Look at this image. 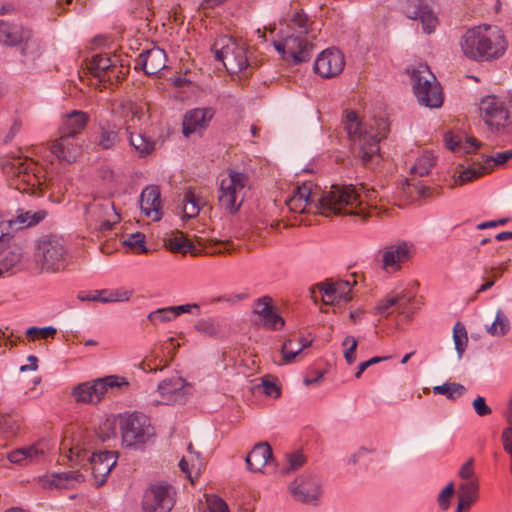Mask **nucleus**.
Returning <instances> with one entry per match:
<instances>
[{
    "label": "nucleus",
    "instance_id": "nucleus-1",
    "mask_svg": "<svg viewBox=\"0 0 512 512\" xmlns=\"http://www.w3.org/2000/svg\"><path fill=\"white\" fill-rule=\"evenodd\" d=\"M464 55L475 61L500 58L507 49L503 31L492 25H481L466 31L461 41Z\"/></svg>",
    "mask_w": 512,
    "mask_h": 512
},
{
    "label": "nucleus",
    "instance_id": "nucleus-2",
    "mask_svg": "<svg viewBox=\"0 0 512 512\" xmlns=\"http://www.w3.org/2000/svg\"><path fill=\"white\" fill-rule=\"evenodd\" d=\"M318 206L324 216L350 215L362 219L370 217L368 204L361 199L356 187L350 185L334 184L324 191L318 199Z\"/></svg>",
    "mask_w": 512,
    "mask_h": 512
},
{
    "label": "nucleus",
    "instance_id": "nucleus-3",
    "mask_svg": "<svg viewBox=\"0 0 512 512\" xmlns=\"http://www.w3.org/2000/svg\"><path fill=\"white\" fill-rule=\"evenodd\" d=\"M342 124L351 141L353 152L364 165H367L374 156L378 155L379 142L386 135V127L384 126L382 131L374 130L372 126L363 123L356 112L351 110L346 111Z\"/></svg>",
    "mask_w": 512,
    "mask_h": 512
},
{
    "label": "nucleus",
    "instance_id": "nucleus-4",
    "mask_svg": "<svg viewBox=\"0 0 512 512\" xmlns=\"http://www.w3.org/2000/svg\"><path fill=\"white\" fill-rule=\"evenodd\" d=\"M310 20L302 11L296 12L291 19V27L297 28L299 35H289L283 41H274L275 49L289 63L299 64L310 60L313 46L301 36L308 33Z\"/></svg>",
    "mask_w": 512,
    "mask_h": 512
},
{
    "label": "nucleus",
    "instance_id": "nucleus-5",
    "mask_svg": "<svg viewBox=\"0 0 512 512\" xmlns=\"http://www.w3.org/2000/svg\"><path fill=\"white\" fill-rule=\"evenodd\" d=\"M35 163L28 159L12 158L3 164L9 186L21 193L40 195L42 185Z\"/></svg>",
    "mask_w": 512,
    "mask_h": 512
},
{
    "label": "nucleus",
    "instance_id": "nucleus-6",
    "mask_svg": "<svg viewBox=\"0 0 512 512\" xmlns=\"http://www.w3.org/2000/svg\"><path fill=\"white\" fill-rule=\"evenodd\" d=\"M411 80L419 104L429 108H439L443 104L442 87L426 64H419L412 70Z\"/></svg>",
    "mask_w": 512,
    "mask_h": 512
},
{
    "label": "nucleus",
    "instance_id": "nucleus-7",
    "mask_svg": "<svg viewBox=\"0 0 512 512\" xmlns=\"http://www.w3.org/2000/svg\"><path fill=\"white\" fill-rule=\"evenodd\" d=\"M211 50L215 59L222 62L230 74L242 72L249 65L246 45L232 37H218L214 41Z\"/></svg>",
    "mask_w": 512,
    "mask_h": 512
},
{
    "label": "nucleus",
    "instance_id": "nucleus-8",
    "mask_svg": "<svg viewBox=\"0 0 512 512\" xmlns=\"http://www.w3.org/2000/svg\"><path fill=\"white\" fill-rule=\"evenodd\" d=\"M88 454L89 448H81L77 445L69 449L68 458L79 465H83L82 462L87 458L96 485L99 487L105 483L107 476L116 466L118 454L114 451L92 452L91 456H88Z\"/></svg>",
    "mask_w": 512,
    "mask_h": 512
},
{
    "label": "nucleus",
    "instance_id": "nucleus-9",
    "mask_svg": "<svg viewBox=\"0 0 512 512\" xmlns=\"http://www.w3.org/2000/svg\"><path fill=\"white\" fill-rule=\"evenodd\" d=\"M35 259L43 271L58 272L65 269L68 261L64 241L51 235L40 238L36 246Z\"/></svg>",
    "mask_w": 512,
    "mask_h": 512
},
{
    "label": "nucleus",
    "instance_id": "nucleus-10",
    "mask_svg": "<svg viewBox=\"0 0 512 512\" xmlns=\"http://www.w3.org/2000/svg\"><path fill=\"white\" fill-rule=\"evenodd\" d=\"M249 178L242 172L229 171L228 177L221 180L218 191L219 205L231 214L236 213L244 200Z\"/></svg>",
    "mask_w": 512,
    "mask_h": 512
},
{
    "label": "nucleus",
    "instance_id": "nucleus-11",
    "mask_svg": "<svg viewBox=\"0 0 512 512\" xmlns=\"http://www.w3.org/2000/svg\"><path fill=\"white\" fill-rule=\"evenodd\" d=\"M128 384L124 377L109 375L78 384L74 387L72 396L77 402L97 404L105 397L109 390L128 386Z\"/></svg>",
    "mask_w": 512,
    "mask_h": 512
},
{
    "label": "nucleus",
    "instance_id": "nucleus-12",
    "mask_svg": "<svg viewBox=\"0 0 512 512\" xmlns=\"http://www.w3.org/2000/svg\"><path fill=\"white\" fill-rule=\"evenodd\" d=\"M120 431L122 444L126 447L145 443L154 435V428L151 426L149 418L141 413H133L122 418Z\"/></svg>",
    "mask_w": 512,
    "mask_h": 512
},
{
    "label": "nucleus",
    "instance_id": "nucleus-13",
    "mask_svg": "<svg viewBox=\"0 0 512 512\" xmlns=\"http://www.w3.org/2000/svg\"><path fill=\"white\" fill-rule=\"evenodd\" d=\"M0 43L6 46L22 44L21 54L23 56L39 53V43L33 39L30 29L3 20H0Z\"/></svg>",
    "mask_w": 512,
    "mask_h": 512
},
{
    "label": "nucleus",
    "instance_id": "nucleus-14",
    "mask_svg": "<svg viewBox=\"0 0 512 512\" xmlns=\"http://www.w3.org/2000/svg\"><path fill=\"white\" fill-rule=\"evenodd\" d=\"M175 504V491L168 484H152L144 493L143 512H169Z\"/></svg>",
    "mask_w": 512,
    "mask_h": 512
},
{
    "label": "nucleus",
    "instance_id": "nucleus-15",
    "mask_svg": "<svg viewBox=\"0 0 512 512\" xmlns=\"http://www.w3.org/2000/svg\"><path fill=\"white\" fill-rule=\"evenodd\" d=\"M479 110L485 124L493 132H500L509 123V111L496 96H486L479 104Z\"/></svg>",
    "mask_w": 512,
    "mask_h": 512
},
{
    "label": "nucleus",
    "instance_id": "nucleus-16",
    "mask_svg": "<svg viewBox=\"0 0 512 512\" xmlns=\"http://www.w3.org/2000/svg\"><path fill=\"white\" fill-rule=\"evenodd\" d=\"M291 495L296 501L316 505L322 494L321 483L317 476L303 474L289 486Z\"/></svg>",
    "mask_w": 512,
    "mask_h": 512
},
{
    "label": "nucleus",
    "instance_id": "nucleus-17",
    "mask_svg": "<svg viewBox=\"0 0 512 512\" xmlns=\"http://www.w3.org/2000/svg\"><path fill=\"white\" fill-rule=\"evenodd\" d=\"M345 66V58L338 49H326L316 58L314 71L322 78H332L339 75Z\"/></svg>",
    "mask_w": 512,
    "mask_h": 512
},
{
    "label": "nucleus",
    "instance_id": "nucleus-18",
    "mask_svg": "<svg viewBox=\"0 0 512 512\" xmlns=\"http://www.w3.org/2000/svg\"><path fill=\"white\" fill-rule=\"evenodd\" d=\"M511 158L512 150L499 152L495 156H486L483 164H478L477 166L473 165L463 170L458 176L457 182H459L462 185L464 183L477 179L483 176L484 174L492 171L495 166L505 164Z\"/></svg>",
    "mask_w": 512,
    "mask_h": 512
},
{
    "label": "nucleus",
    "instance_id": "nucleus-19",
    "mask_svg": "<svg viewBox=\"0 0 512 512\" xmlns=\"http://www.w3.org/2000/svg\"><path fill=\"white\" fill-rule=\"evenodd\" d=\"M253 313L259 316V324L268 330H279L285 325L284 319L274 310L272 298L264 296L254 303Z\"/></svg>",
    "mask_w": 512,
    "mask_h": 512
},
{
    "label": "nucleus",
    "instance_id": "nucleus-20",
    "mask_svg": "<svg viewBox=\"0 0 512 512\" xmlns=\"http://www.w3.org/2000/svg\"><path fill=\"white\" fill-rule=\"evenodd\" d=\"M22 249L8 233H0V276L13 269L20 263Z\"/></svg>",
    "mask_w": 512,
    "mask_h": 512
},
{
    "label": "nucleus",
    "instance_id": "nucleus-21",
    "mask_svg": "<svg viewBox=\"0 0 512 512\" xmlns=\"http://www.w3.org/2000/svg\"><path fill=\"white\" fill-rule=\"evenodd\" d=\"M167 56L163 49L153 47L139 54L135 69L141 68L147 75H156L166 67Z\"/></svg>",
    "mask_w": 512,
    "mask_h": 512
},
{
    "label": "nucleus",
    "instance_id": "nucleus-22",
    "mask_svg": "<svg viewBox=\"0 0 512 512\" xmlns=\"http://www.w3.org/2000/svg\"><path fill=\"white\" fill-rule=\"evenodd\" d=\"M413 245L407 242L386 246L382 250V262L384 269L397 271L400 264L408 261L411 257Z\"/></svg>",
    "mask_w": 512,
    "mask_h": 512
},
{
    "label": "nucleus",
    "instance_id": "nucleus-23",
    "mask_svg": "<svg viewBox=\"0 0 512 512\" xmlns=\"http://www.w3.org/2000/svg\"><path fill=\"white\" fill-rule=\"evenodd\" d=\"M214 114V110L210 107L195 108L186 112L183 118L184 136L188 137L195 132L206 129Z\"/></svg>",
    "mask_w": 512,
    "mask_h": 512
},
{
    "label": "nucleus",
    "instance_id": "nucleus-24",
    "mask_svg": "<svg viewBox=\"0 0 512 512\" xmlns=\"http://www.w3.org/2000/svg\"><path fill=\"white\" fill-rule=\"evenodd\" d=\"M88 70L90 74L98 78L100 82L110 83L113 82V79L118 80V73L121 72L107 55L101 54L92 57L88 65Z\"/></svg>",
    "mask_w": 512,
    "mask_h": 512
},
{
    "label": "nucleus",
    "instance_id": "nucleus-25",
    "mask_svg": "<svg viewBox=\"0 0 512 512\" xmlns=\"http://www.w3.org/2000/svg\"><path fill=\"white\" fill-rule=\"evenodd\" d=\"M76 138L61 135L51 145V152L60 162L73 163L80 153V146L75 141Z\"/></svg>",
    "mask_w": 512,
    "mask_h": 512
},
{
    "label": "nucleus",
    "instance_id": "nucleus-26",
    "mask_svg": "<svg viewBox=\"0 0 512 512\" xmlns=\"http://www.w3.org/2000/svg\"><path fill=\"white\" fill-rule=\"evenodd\" d=\"M140 205L147 217L153 221H159L162 217L159 188L157 186L146 187L141 193Z\"/></svg>",
    "mask_w": 512,
    "mask_h": 512
},
{
    "label": "nucleus",
    "instance_id": "nucleus-27",
    "mask_svg": "<svg viewBox=\"0 0 512 512\" xmlns=\"http://www.w3.org/2000/svg\"><path fill=\"white\" fill-rule=\"evenodd\" d=\"M120 127L108 120H102L98 125V133L95 141L96 146L101 150L115 148L120 142Z\"/></svg>",
    "mask_w": 512,
    "mask_h": 512
},
{
    "label": "nucleus",
    "instance_id": "nucleus-28",
    "mask_svg": "<svg viewBox=\"0 0 512 512\" xmlns=\"http://www.w3.org/2000/svg\"><path fill=\"white\" fill-rule=\"evenodd\" d=\"M318 288L323 292V301L332 304L335 300L348 301L351 299L352 284L347 280L319 283Z\"/></svg>",
    "mask_w": 512,
    "mask_h": 512
},
{
    "label": "nucleus",
    "instance_id": "nucleus-29",
    "mask_svg": "<svg viewBox=\"0 0 512 512\" xmlns=\"http://www.w3.org/2000/svg\"><path fill=\"white\" fill-rule=\"evenodd\" d=\"M89 119V115L86 112L73 110L63 116L59 134L76 138L87 126Z\"/></svg>",
    "mask_w": 512,
    "mask_h": 512
},
{
    "label": "nucleus",
    "instance_id": "nucleus-30",
    "mask_svg": "<svg viewBox=\"0 0 512 512\" xmlns=\"http://www.w3.org/2000/svg\"><path fill=\"white\" fill-rule=\"evenodd\" d=\"M270 460H273V452L268 442L254 445L245 459L247 468L252 472H262Z\"/></svg>",
    "mask_w": 512,
    "mask_h": 512
},
{
    "label": "nucleus",
    "instance_id": "nucleus-31",
    "mask_svg": "<svg viewBox=\"0 0 512 512\" xmlns=\"http://www.w3.org/2000/svg\"><path fill=\"white\" fill-rule=\"evenodd\" d=\"M132 294L131 290L123 288L114 290L103 289L96 290L91 294H79L78 298L81 301H98L102 303L125 302L131 298Z\"/></svg>",
    "mask_w": 512,
    "mask_h": 512
},
{
    "label": "nucleus",
    "instance_id": "nucleus-32",
    "mask_svg": "<svg viewBox=\"0 0 512 512\" xmlns=\"http://www.w3.org/2000/svg\"><path fill=\"white\" fill-rule=\"evenodd\" d=\"M185 385V380L178 376L163 380L158 384V391L162 396V400L157 402L168 404L176 401L178 396L183 395L182 391Z\"/></svg>",
    "mask_w": 512,
    "mask_h": 512
},
{
    "label": "nucleus",
    "instance_id": "nucleus-33",
    "mask_svg": "<svg viewBox=\"0 0 512 512\" xmlns=\"http://www.w3.org/2000/svg\"><path fill=\"white\" fill-rule=\"evenodd\" d=\"M45 216V211H27L20 213L16 218L0 219V224L6 225L10 230H19L38 224Z\"/></svg>",
    "mask_w": 512,
    "mask_h": 512
},
{
    "label": "nucleus",
    "instance_id": "nucleus-34",
    "mask_svg": "<svg viewBox=\"0 0 512 512\" xmlns=\"http://www.w3.org/2000/svg\"><path fill=\"white\" fill-rule=\"evenodd\" d=\"M83 480V475L78 472H62L46 476L45 479H43V486L47 488L67 489L71 482H81Z\"/></svg>",
    "mask_w": 512,
    "mask_h": 512
},
{
    "label": "nucleus",
    "instance_id": "nucleus-35",
    "mask_svg": "<svg viewBox=\"0 0 512 512\" xmlns=\"http://www.w3.org/2000/svg\"><path fill=\"white\" fill-rule=\"evenodd\" d=\"M126 130L129 133L130 145L140 157L148 156L155 150V142L152 139L140 133L134 134L130 132V126H128Z\"/></svg>",
    "mask_w": 512,
    "mask_h": 512
},
{
    "label": "nucleus",
    "instance_id": "nucleus-36",
    "mask_svg": "<svg viewBox=\"0 0 512 512\" xmlns=\"http://www.w3.org/2000/svg\"><path fill=\"white\" fill-rule=\"evenodd\" d=\"M461 494L455 512H462L463 509H469L470 505L475 501L478 484L476 481H468L460 485Z\"/></svg>",
    "mask_w": 512,
    "mask_h": 512
},
{
    "label": "nucleus",
    "instance_id": "nucleus-37",
    "mask_svg": "<svg viewBox=\"0 0 512 512\" xmlns=\"http://www.w3.org/2000/svg\"><path fill=\"white\" fill-rule=\"evenodd\" d=\"M182 203L184 206V216L186 218H194L198 216L201 206L205 204V202L197 196L192 189L185 192Z\"/></svg>",
    "mask_w": 512,
    "mask_h": 512
},
{
    "label": "nucleus",
    "instance_id": "nucleus-38",
    "mask_svg": "<svg viewBox=\"0 0 512 512\" xmlns=\"http://www.w3.org/2000/svg\"><path fill=\"white\" fill-rule=\"evenodd\" d=\"M436 164V158L432 152H424L411 167L410 172L413 176L423 177L428 175Z\"/></svg>",
    "mask_w": 512,
    "mask_h": 512
},
{
    "label": "nucleus",
    "instance_id": "nucleus-39",
    "mask_svg": "<svg viewBox=\"0 0 512 512\" xmlns=\"http://www.w3.org/2000/svg\"><path fill=\"white\" fill-rule=\"evenodd\" d=\"M110 212H116L114 202L110 199L94 201L86 207V214L96 216L98 219L105 218Z\"/></svg>",
    "mask_w": 512,
    "mask_h": 512
},
{
    "label": "nucleus",
    "instance_id": "nucleus-40",
    "mask_svg": "<svg viewBox=\"0 0 512 512\" xmlns=\"http://www.w3.org/2000/svg\"><path fill=\"white\" fill-rule=\"evenodd\" d=\"M168 247L174 253L190 252L196 254L197 252L195 245L190 240L186 239L182 232H178L177 235L168 240Z\"/></svg>",
    "mask_w": 512,
    "mask_h": 512
},
{
    "label": "nucleus",
    "instance_id": "nucleus-41",
    "mask_svg": "<svg viewBox=\"0 0 512 512\" xmlns=\"http://www.w3.org/2000/svg\"><path fill=\"white\" fill-rule=\"evenodd\" d=\"M298 341V344L299 346L297 347V349H289V346L293 343V340L292 339H289L287 340L286 342H284V344L282 345V349H281V352H282V355H283V360L285 363H290L293 361V359L302 352L303 349L309 347L312 343V340H308L306 339L305 337L303 336H300L298 337L297 339Z\"/></svg>",
    "mask_w": 512,
    "mask_h": 512
},
{
    "label": "nucleus",
    "instance_id": "nucleus-42",
    "mask_svg": "<svg viewBox=\"0 0 512 512\" xmlns=\"http://www.w3.org/2000/svg\"><path fill=\"white\" fill-rule=\"evenodd\" d=\"M434 394L445 395L448 399H455L466 392V388L459 383L446 382L442 385L433 387Z\"/></svg>",
    "mask_w": 512,
    "mask_h": 512
},
{
    "label": "nucleus",
    "instance_id": "nucleus-43",
    "mask_svg": "<svg viewBox=\"0 0 512 512\" xmlns=\"http://www.w3.org/2000/svg\"><path fill=\"white\" fill-rule=\"evenodd\" d=\"M453 340L458 358L461 359L468 344L467 330L461 322H456L453 328Z\"/></svg>",
    "mask_w": 512,
    "mask_h": 512
},
{
    "label": "nucleus",
    "instance_id": "nucleus-44",
    "mask_svg": "<svg viewBox=\"0 0 512 512\" xmlns=\"http://www.w3.org/2000/svg\"><path fill=\"white\" fill-rule=\"evenodd\" d=\"M431 0H406L403 11L404 14L413 20L418 19L420 13L429 10Z\"/></svg>",
    "mask_w": 512,
    "mask_h": 512
},
{
    "label": "nucleus",
    "instance_id": "nucleus-45",
    "mask_svg": "<svg viewBox=\"0 0 512 512\" xmlns=\"http://www.w3.org/2000/svg\"><path fill=\"white\" fill-rule=\"evenodd\" d=\"M510 323L502 310H498L491 326L487 327V332L492 336H504L508 333Z\"/></svg>",
    "mask_w": 512,
    "mask_h": 512
},
{
    "label": "nucleus",
    "instance_id": "nucleus-46",
    "mask_svg": "<svg viewBox=\"0 0 512 512\" xmlns=\"http://www.w3.org/2000/svg\"><path fill=\"white\" fill-rule=\"evenodd\" d=\"M194 327L199 333L209 337H216L221 331L218 321L214 318L199 319Z\"/></svg>",
    "mask_w": 512,
    "mask_h": 512
},
{
    "label": "nucleus",
    "instance_id": "nucleus-47",
    "mask_svg": "<svg viewBox=\"0 0 512 512\" xmlns=\"http://www.w3.org/2000/svg\"><path fill=\"white\" fill-rule=\"evenodd\" d=\"M98 440L102 443L116 437V424L114 420L106 419L99 426L96 433Z\"/></svg>",
    "mask_w": 512,
    "mask_h": 512
},
{
    "label": "nucleus",
    "instance_id": "nucleus-48",
    "mask_svg": "<svg viewBox=\"0 0 512 512\" xmlns=\"http://www.w3.org/2000/svg\"><path fill=\"white\" fill-rule=\"evenodd\" d=\"M394 297L397 300V303L395 305V310L401 314L404 315L407 318H410L413 314V311L410 309V304L413 300V296L411 294L402 293L394 295Z\"/></svg>",
    "mask_w": 512,
    "mask_h": 512
},
{
    "label": "nucleus",
    "instance_id": "nucleus-49",
    "mask_svg": "<svg viewBox=\"0 0 512 512\" xmlns=\"http://www.w3.org/2000/svg\"><path fill=\"white\" fill-rule=\"evenodd\" d=\"M147 319L153 324L168 323L174 320L171 307L156 309L148 314Z\"/></svg>",
    "mask_w": 512,
    "mask_h": 512
},
{
    "label": "nucleus",
    "instance_id": "nucleus-50",
    "mask_svg": "<svg viewBox=\"0 0 512 512\" xmlns=\"http://www.w3.org/2000/svg\"><path fill=\"white\" fill-rule=\"evenodd\" d=\"M418 19H420L422 23L423 31L427 34H430L434 32L437 24H438V18L436 15L432 12L431 8L429 10H425L424 12L420 13L418 16Z\"/></svg>",
    "mask_w": 512,
    "mask_h": 512
},
{
    "label": "nucleus",
    "instance_id": "nucleus-51",
    "mask_svg": "<svg viewBox=\"0 0 512 512\" xmlns=\"http://www.w3.org/2000/svg\"><path fill=\"white\" fill-rule=\"evenodd\" d=\"M19 420L12 414H0V429L11 435H15L19 430Z\"/></svg>",
    "mask_w": 512,
    "mask_h": 512
},
{
    "label": "nucleus",
    "instance_id": "nucleus-52",
    "mask_svg": "<svg viewBox=\"0 0 512 512\" xmlns=\"http://www.w3.org/2000/svg\"><path fill=\"white\" fill-rule=\"evenodd\" d=\"M144 243L145 235L140 232L129 235V237L123 241L124 245L137 249L139 253H147L148 250Z\"/></svg>",
    "mask_w": 512,
    "mask_h": 512
},
{
    "label": "nucleus",
    "instance_id": "nucleus-53",
    "mask_svg": "<svg viewBox=\"0 0 512 512\" xmlns=\"http://www.w3.org/2000/svg\"><path fill=\"white\" fill-rule=\"evenodd\" d=\"M397 303L393 294H389L385 299L380 300L376 306V311L383 317H388L391 314V308L395 309Z\"/></svg>",
    "mask_w": 512,
    "mask_h": 512
},
{
    "label": "nucleus",
    "instance_id": "nucleus-54",
    "mask_svg": "<svg viewBox=\"0 0 512 512\" xmlns=\"http://www.w3.org/2000/svg\"><path fill=\"white\" fill-rule=\"evenodd\" d=\"M305 456L300 452L292 453L288 456V466L282 470L283 474L300 469L305 463Z\"/></svg>",
    "mask_w": 512,
    "mask_h": 512
},
{
    "label": "nucleus",
    "instance_id": "nucleus-55",
    "mask_svg": "<svg viewBox=\"0 0 512 512\" xmlns=\"http://www.w3.org/2000/svg\"><path fill=\"white\" fill-rule=\"evenodd\" d=\"M23 448L27 458L26 463L38 462L45 456V450L40 446V444L30 445Z\"/></svg>",
    "mask_w": 512,
    "mask_h": 512
},
{
    "label": "nucleus",
    "instance_id": "nucleus-56",
    "mask_svg": "<svg viewBox=\"0 0 512 512\" xmlns=\"http://www.w3.org/2000/svg\"><path fill=\"white\" fill-rule=\"evenodd\" d=\"M348 344H350V346L346 349V351L344 352V358L346 360V362L351 365L355 362L356 360V354H355V351L357 349V340L355 339V337L353 336H347L342 345L343 346H347Z\"/></svg>",
    "mask_w": 512,
    "mask_h": 512
},
{
    "label": "nucleus",
    "instance_id": "nucleus-57",
    "mask_svg": "<svg viewBox=\"0 0 512 512\" xmlns=\"http://www.w3.org/2000/svg\"><path fill=\"white\" fill-rule=\"evenodd\" d=\"M454 493V485L453 483H449L439 494L438 496V504L439 507L446 511L450 505V497Z\"/></svg>",
    "mask_w": 512,
    "mask_h": 512
},
{
    "label": "nucleus",
    "instance_id": "nucleus-58",
    "mask_svg": "<svg viewBox=\"0 0 512 512\" xmlns=\"http://www.w3.org/2000/svg\"><path fill=\"white\" fill-rule=\"evenodd\" d=\"M207 504L210 512H229L226 502L216 495L209 496Z\"/></svg>",
    "mask_w": 512,
    "mask_h": 512
},
{
    "label": "nucleus",
    "instance_id": "nucleus-59",
    "mask_svg": "<svg viewBox=\"0 0 512 512\" xmlns=\"http://www.w3.org/2000/svg\"><path fill=\"white\" fill-rule=\"evenodd\" d=\"M472 406L476 414L480 417H484L492 413V409L486 404L485 398L482 396L475 398L472 402Z\"/></svg>",
    "mask_w": 512,
    "mask_h": 512
},
{
    "label": "nucleus",
    "instance_id": "nucleus-60",
    "mask_svg": "<svg viewBox=\"0 0 512 512\" xmlns=\"http://www.w3.org/2000/svg\"><path fill=\"white\" fill-rule=\"evenodd\" d=\"M263 393L266 396L277 398L280 396V389L276 383L270 380L267 376L262 378Z\"/></svg>",
    "mask_w": 512,
    "mask_h": 512
},
{
    "label": "nucleus",
    "instance_id": "nucleus-61",
    "mask_svg": "<svg viewBox=\"0 0 512 512\" xmlns=\"http://www.w3.org/2000/svg\"><path fill=\"white\" fill-rule=\"evenodd\" d=\"M309 203L302 200V198H297L296 196L291 195L286 200V205L290 209V211L295 213H303Z\"/></svg>",
    "mask_w": 512,
    "mask_h": 512
},
{
    "label": "nucleus",
    "instance_id": "nucleus-62",
    "mask_svg": "<svg viewBox=\"0 0 512 512\" xmlns=\"http://www.w3.org/2000/svg\"><path fill=\"white\" fill-rule=\"evenodd\" d=\"M413 180H414V178L405 180V183H406L408 189L413 188L418 193V195L421 197H431L432 196V190L430 187H427L420 183H414V182H412Z\"/></svg>",
    "mask_w": 512,
    "mask_h": 512
},
{
    "label": "nucleus",
    "instance_id": "nucleus-63",
    "mask_svg": "<svg viewBox=\"0 0 512 512\" xmlns=\"http://www.w3.org/2000/svg\"><path fill=\"white\" fill-rule=\"evenodd\" d=\"M293 196L297 198H302L303 201L310 204L311 199V187L308 184H303L302 186H297L293 191Z\"/></svg>",
    "mask_w": 512,
    "mask_h": 512
},
{
    "label": "nucleus",
    "instance_id": "nucleus-64",
    "mask_svg": "<svg viewBox=\"0 0 512 512\" xmlns=\"http://www.w3.org/2000/svg\"><path fill=\"white\" fill-rule=\"evenodd\" d=\"M501 442L503 445L504 451L512 455V430L511 428H504L501 434Z\"/></svg>",
    "mask_w": 512,
    "mask_h": 512
}]
</instances>
